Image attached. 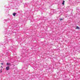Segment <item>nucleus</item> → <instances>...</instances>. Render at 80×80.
I'll return each instance as SVG.
<instances>
[{
    "mask_svg": "<svg viewBox=\"0 0 80 80\" xmlns=\"http://www.w3.org/2000/svg\"><path fill=\"white\" fill-rule=\"evenodd\" d=\"M4 44H1V46H2V45H3H3H4Z\"/></svg>",
    "mask_w": 80,
    "mask_h": 80,
    "instance_id": "nucleus-9",
    "label": "nucleus"
},
{
    "mask_svg": "<svg viewBox=\"0 0 80 80\" xmlns=\"http://www.w3.org/2000/svg\"><path fill=\"white\" fill-rule=\"evenodd\" d=\"M12 15L14 16V17H15V15H17V13L14 12L13 13Z\"/></svg>",
    "mask_w": 80,
    "mask_h": 80,
    "instance_id": "nucleus-5",
    "label": "nucleus"
},
{
    "mask_svg": "<svg viewBox=\"0 0 80 80\" xmlns=\"http://www.w3.org/2000/svg\"><path fill=\"white\" fill-rule=\"evenodd\" d=\"M13 49V47H11V49Z\"/></svg>",
    "mask_w": 80,
    "mask_h": 80,
    "instance_id": "nucleus-12",
    "label": "nucleus"
},
{
    "mask_svg": "<svg viewBox=\"0 0 80 80\" xmlns=\"http://www.w3.org/2000/svg\"><path fill=\"white\" fill-rule=\"evenodd\" d=\"M1 68H2V66H1Z\"/></svg>",
    "mask_w": 80,
    "mask_h": 80,
    "instance_id": "nucleus-14",
    "label": "nucleus"
},
{
    "mask_svg": "<svg viewBox=\"0 0 80 80\" xmlns=\"http://www.w3.org/2000/svg\"><path fill=\"white\" fill-rule=\"evenodd\" d=\"M12 2H11V3H12Z\"/></svg>",
    "mask_w": 80,
    "mask_h": 80,
    "instance_id": "nucleus-15",
    "label": "nucleus"
},
{
    "mask_svg": "<svg viewBox=\"0 0 80 80\" xmlns=\"http://www.w3.org/2000/svg\"><path fill=\"white\" fill-rule=\"evenodd\" d=\"M6 70H8L10 69V66H8L6 67Z\"/></svg>",
    "mask_w": 80,
    "mask_h": 80,
    "instance_id": "nucleus-3",
    "label": "nucleus"
},
{
    "mask_svg": "<svg viewBox=\"0 0 80 80\" xmlns=\"http://www.w3.org/2000/svg\"><path fill=\"white\" fill-rule=\"evenodd\" d=\"M5 35H6V36L7 37H9L11 35V34L10 33H6V34H5Z\"/></svg>",
    "mask_w": 80,
    "mask_h": 80,
    "instance_id": "nucleus-1",
    "label": "nucleus"
},
{
    "mask_svg": "<svg viewBox=\"0 0 80 80\" xmlns=\"http://www.w3.org/2000/svg\"><path fill=\"white\" fill-rule=\"evenodd\" d=\"M76 28L77 29H78L79 30L80 29V28H79L78 26H77Z\"/></svg>",
    "mask_w": 80,
    "mask_h": 80,
    "instance_id": "nucleus-6",
    "label": "nucleus"
},
{
    "mask_svg": "<svg viewBox=\"0 0 80 80\" xmlns=\"http://www.w3.org/2000/svg\"><path fill=\"white\" fill-rule=\"evenodd\" d=\"M5 45H7L8 43V41L6 40L4 42Z\"/></svg>",
    "mask_w": 80,
    "mask_h": 80,
    "instance_id": "nucleus-2",
    "label": "nucleus"
},
{
    "mask_svg": "<svg viewBox=\"0 0 80 80\" xmlns=\"http://www.w3.org/2000/svg\"><path fill=\"white\" fill-rule=\"evenodd\" d=\"M1 65H3V63H1Z\"/></svg>",
    "mask_w": 80,
    "mask_h": 80,
    "instance_id": "nucleus-11",
    "label": "nucleus"
},
{
    "mask_svg": "<svg viewBox=\"0 0 80 80\" xmlns=\"http://www.w3.org/2000/svg\"><path fill=\"white\" fill-rule=\"evenodd\" d=\"M2 69H1V72H2Z\"/></svg>",
    "mask_w": 80,
    "mask_h": 80,
    "instance_id": "nucleus-10",
    "label": "nucleus"
},
{
    "mask_svg": "<svg viewBox=\"0 0 80 80\" xmlns=\"http://www.w3.org/2000/svg\"><path fill=\"white\" fill-rule=\"evenodd\" d=\"M59 20H60V21H61L62 20H63V19H62V18H60L59 19Z\"/></svg>",
    "mask_w": 80,
    "mask_h": 80,
    "instance_id": "nucleus-8",
    "label": "nucleus"
},
{
    "mask_svg": "<svg viewBox=\"0 0 80 80\" xmlns=\"http://www.w3.org/2000/svg\"><path fill=\"white\" fill-rule=\"evenodd\" d=\"M6 65L7 66H9V65H10V63L8 62L7 63Z\"/></svg>",
    "mask_w": 80,
    "mask_h": 80,
    "instance_id": "nucleus-4",
    "label": "nucleus"
},
{
    "mask_svg": "<svg viewBox=\"0 0 80 80\" xmlns=\"http://www.w3.org/2000/svg\"><path fill=\"white\" fill-rule=\"evenodd\" d=\"M64 3H65V1H63V2L62 3V5H64L65 4Z\"/></svg>",
    "mask_w": 80,
    "mask_h": 80,
    "instance_id": "nucleus-7",
    "label": "nucleus"
},
{
    "mask_svg": "<svg viewBox=\"0 0 80 80\" xmlns=\"http://www.w3.org/2000/svg\"><path fill=\"white\" fill-rule=\"evenodd\" d=\"M54 11H55V10H53V12L54 13Z\"/></svg>",
    "mask_w": 80,
    "mask_h": 80,
    "instance_id": "nucleus-13",
    "label": "nucleus"
}]
</instances>
